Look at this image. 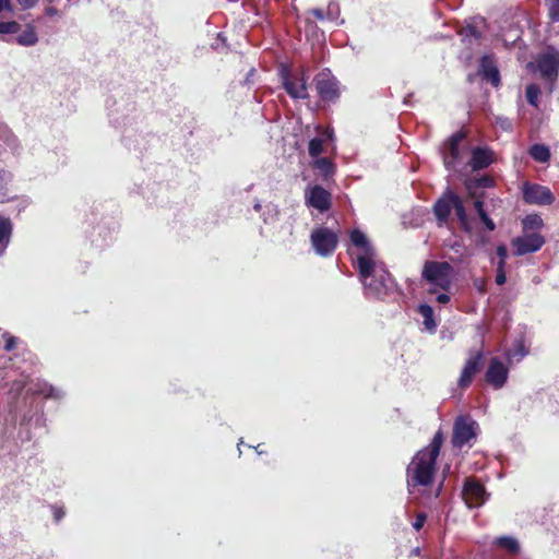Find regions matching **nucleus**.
<instances>
[{
	"label": "nucleus",
	"instance_id": "obj_36",
	"mask_svg": "<svg viewBox=\"0 0 559 559\" xmlns=\"http://www.w3.org/2000/svg\"><path fill=\"white\" fill-rule=\"evenodd\" d=\"M427 521V514L425 512H419L416 514V519L413 523V527L418 532L420 531Z\"/></svg>",
	"mask_w": 559,
	"mask_h": 559
},
{
	"label": "nucleus",
	"instance_id": "obj_23",
	"mask_svg": "<svg viewBox=\"0 0 559 559\" xmlns=\"http://www.w3.org/2000/svg\"><path fill=\"white\" fill-rule=\"evenodd\" d=\"M495 545L501 549L507 550L511 555H518L520 552L519 542L511 536H500L495 539Z\"/></svg>",
	"mask_w": 559,
	"mask_h": 559
},
{
	"label": "nucleus",
	"instance_id": "obj_29",
	"mask_svg": "<svg viewBox=\"0 0 559 559\" xmlns=\"http://www.w3.org/2000/svg\"><path fill=\"white\" fill-rule=\"evenodd\" d=\"M540 95V88L536 84H530L525 88V97L530 105L537 107L538 98Z\"/></svg>",
	"mask_w": 559,
	"mask_h": 559
},
{
	"label": "nucleus",
	"instance_id": "obj_33",
	"mask_svg": "<svg viewBox=\"0 0 559 559\" xmlns=\"http://www.w3.org/2000/svg\"><path fill=\"white\" fill-rule=\"evenodd\" d=\"M548 17L551 22H559V0H547Z\"/></svg>",
	"mask_w": 559,
	"mask_h": 559
},
{
	"label": "nucleus",
	"instance_id": "obj_40",
	"mask_svg": "<svg viewBox=\"0 0 559 559\" xmlns=\"http://www.w3.org/2000/svg\"><path fill=\"white\" fill-rule=\"evenodd\" d=\"M497 255L499 257V261L498 263H504L506 264V259H507V255H508V250L506 248V246L501 245V246H498L497 248Z\"/></svg>",
	"mask_w": 559,
	"mask_h": 559
},
{
	"label": "nucleus",
	"instance_id": "obj_25",
	"mask_svg": "<svg viewBox=\"0 0 559 559\" xmlns=\"http://www.w3.org/2000/svg\"><path fill=\"white\" fill-rule=\"evenodd\" d=\"M28 391L34 395H41L46 399L58 396L57 390L47 382H37Z\"/></svg>",
	"mask_w": 559,
	"mask_h": 559
},
{
	"label": "nucleus",
	"instance_id": "obj_13",
	"mask_svg": "<svg viewBox=\"0 0 559 559\" xmlns=\"http://www.w3.org/2000/svg\"><path fill=\"white\" fill-rule=\"evenodd\" d=\"M545 243V238L538 233L525 234L512 239L511 245L516 255H525L538 251Z\"/></svg>",
	"mask_w": 559,
	"mask_h": 559
},
{
	"label": "nucleus",
	"instance_id": "obj_43",
	"mask_svg": "<svg viewBox=\"0 0 559 559\" xmlns=\"http://www.w3.org/2000/svg\"><path fill=\"white\" fill-rule=\"evenodd\" d=\"M474 207L478 214V216H480V213H486L485 209H484V201L480 200V199H477L475 202H474Z\"/></svg>",
	"mask_w": 559,
	"mask_h": 559
},
{
	"label": "nucleus",
	"instance_id": "obj_14",
	"mask_svg": "<svg viewBox=\"0 0 559 559\" xmlns=\"http://www.w3.org/2000/svg\"><path fill=\"white\" fill-rule=\"evenodd\" d=\"M509 370L497 357L490 359L485 373V381L493 389H501L508 380Z\"/></svg>",
	"mask_w": 559,
	"mask_h": 559
},
{
	"label": "nucleus",
	"instance_id": "obj_10",
	"mask_svg": "<svg viewBox=\"0 0 559 559\" xmlns=\"http://www.w3.org/2000/svg\"><path fill=\"white\" fill-rule=\"evenodd\" d=\"M282 84L287 94L294 99L309 98L307 79L304 73L294 75L288 69L281 72Z\"/></svg>",
	"mask_w": 559,
	"mask_h": 559
},
{
	"label": "nucleus",
	"instance_id": "obj_1",
	"mask_svg": "<svg viewBox=\"0 0 559 559\" xmlns=\"http://www.w3.org/2000/svg\"><path fill=\"white\" fill-rule=\"evenodd\" d=\"M350 243L357 248L355 267L365 285L366 294L376 298H385L395 284L392 274L384 267V264L377 263L376 249L360 229L355 228L349 233Z\"/></svg>",
	"mask_w": 559,
	"mask_h": 559
},
{
	"label": "nucleus",
	"instance_id": "obj_15",
	"mask_svg": "<svg viewBox=\"0 0 559 559\" xmlns=\"http://www.w3.org/2000/svg\"><path fill=\"white\" fill-rule=\"evenodd\" d=\"M306 204L323 213L330 210L332 195L326 189L316 185L306 192Z\"/></svg>",
	"mask_w": 559,
	"mask_h": 559
},
{
	"label": "nucleus",
	"instance_id": "obj_9",
	"mask_svg": "<svg viewBox=\"0 0 559 559\" xmlns=\"http://www.w3.org/2000/svg\"><path fill=\"white\" fill-rule=\"evenodd\" d=\"M522 197L526 204L550 205L556 198L551 190L538 183L525 181L522 185Z\"/></svg>",
	"mask_w": 559,
	"mask_h": 559
},
{
	"label": "nucleus",
	"instance_id": "obj_22",
	"mask_svg": "<svg viewBox=\"0 0 559 559\" xmlns=\"http://www.w3.org/2000/svg\"><path fill=\"white\" fill-rule=\"evenodd\" d=\"M462 40L468 45L479 44L483 38V33L474 25H466L459 32Z\"/></svg>",
	"mask_w": 559,
	"mask_h": 559
},
{
	"label": "nucleus",
	"instance_id": "obj_8",
	"mask_svg": "<svg viewBox=\"0 0 559 559\" xmlns=\"http://www.w3.org/2000/svg\"><path fill=\"white\" fill-rule=\"evenodd\" d=\"M477 424L468 416H459L453 424L451 443L453 448L462 449L477 437Z\"/></svg>",
	"mask_w": 559,
	"mask_h": 559
},
{
	"label": "nucleus",
	"instance_id": "obj_28",
	"mask_svg": "<svg viewBox=\"0 0 559 559\" xmlns=\"http://www.w3.org/2000/svg\"><path fill=\"white\" fill-rule=\"evenodd\" d=\"M314 168L319 169L324 176L334 174V164L328 157H320L314 160Z\"/></svg>",
	"mask_w": 559,
	"mask_h": 559
},
{
	"label": "nucleus",
	"instance_id": "obj_27",
	"mask_svg": "<svg viewBox=\"0 0 559 559\" xmlns=\"http://www.w3.org/2000/svg\"><path fill=\"white\" fill-rule=\"evenodd\" d=\"M544 226L543 218L538 214L526 215L522 219L523 231L538 230Z\"/></svg>",
	"mask_w": 559,
	"mask_h": 559
},
{
	"label": "nucleus",
	"instance_id": "obj_6",
	"mask_svg": "<svg viewBox=\"0 0 559 559\" xmlns=\"http://www.w3.org/2000/svg\"><path fill=\"white\" fill-rule=\"evenodd\" d=\"M310 241L317 254L330 257L338 245V236L328 227H318L311 231Z\"/></svg>",
	"mask_w": 559,
	"mask_h": 559
},
{
	"label": "nucleus",
	"instance_id": "obj_17",
	"mask_svg": "<svg viewBox=\"0 0 559 559\" xmlns=\"http://www.w3.org/2000/svg\"><path fill=\"white\" fill-rule=\"evenodd\" d=\"M455 193L448 189L433 204V213L440 225L445 224L452 211Z\"/></svg>",
	"mask_w": 559,
	"mask_h": 559
},
{
	"label": "nucleus",
	"instance_id": "obj_26",
	"mask_svg": "<svg viewBox=\"0 0 559 559\" xmlns=\"http://www.w3.org/2000/svg\"><path fill=\"white\" fill-rule=\"evenodd\" d=\"M418 312L424 318V325L428 331H435L437 328V323L435 321V311L433 308L429 305H420L418 307Z\"/></svg>",
	"mask_w": 559,
	"mask_h": 559
},
{
	"label": "nucleus",
	"instance_id": "obj_7",
	"mask_svg": "<svg viewBox=\"0 0 559 559\" xmlns=\"http://www.w3.org/2000/svg\"><path fill=\"white\" fill-rule=\"evenodd\" d=\"M485 367V354L483 348L469 350L468 358L466 359L460 378L457 380V386L461 390H466L473 383L474 377L481 372Z\"/></svg>",
	"mask_w": 559,
	"mask_h": 559
},
{
	"label": "nucleus",
	"instance_id": "obj_31",
	"mask_svg": "<svg viewBox=\"0 0 559 559\" xmlns=\"http://www.w3.org/2000/svg\"><path fill=\"white\" fill-rule=\"evenodd\" d=\"M495 185V180L489 175H481L480 177L474 178L468 185L469 188H491Z\"/></svg>",
	"mask_w": 559,
	"mask_h": 559
},
{
	"label": "nucleus",
	"instance_id": "obj_34",
	"mask_svg": "<svg viewBox=\"0 0 559 559\" xmlns=\"http://www.w3.org/2000/svg\"><path fill=\"white\" fill-rule=\"evenodd\" d=\"M11 179V175L5 170H0V197H9L8 183Z\"/></svg>",
	"mask_w": 559,
	"mask_h": 559
},
{
	"label": "nucleus",
	"instance_id": "obj_3",
	"mask_svg": "<svg viewBox=\"0 0 559 559\" xmlns=\"http://www.w3.org/2000/svg\"><path fill=\"white\" fill-rule=\"evenodd\" d=\"M453 267L447 261H426L421 271V277L436 287L448 292L452 284Z\"/></svg>",
	"mask_w": 559,
	"mask_h": 559
},
{
	"label": "nucleus",
	"instance_id": "obj_4",
	"mask_svg": "<svg viewBox=\"0 0 559 559\" xmlns=\"http://www.w3.org/2000/svg\"><path fill=\"white\" fill-rule=\"evenodd\" d=\"M314 87L321 102L335 104L342 95L341 82L330 70L319 72L314 79Z\"/></svg>",
	"mask_w": 559,
	"mask_h": 559
},
{
	"label": "nucleus",
	"instance_id": "obj_42",
	"mask_svg": "<svg viewBox=\"0 0 559 559\" xmlns=\"http://www.w3.org/2000/svg\"><path fill=\"white\" fill-rule=\"evenodd\" d=\"M38 0H17L19 4L24 9L33 8Z\"/></svg>",
	"mask_w": 559,
	"mask_h": 559
},
{
	"label": "nucleus",
	"instance_id": "obj_37",
	"mask_svg": "<svg viewBox=\"0 0 559 559\" xmlns=\"http://www.w3.org/2000/svg\"><path fill=\"white\" fill-rule=\"evenodd\" d=\"M480 221L483 222V224L485 225V227L489 230V231H493L496 229V224L493 223V221L488 216L487 213H480V216H479Z\"/></svg>",
	"mask_w": 559,
	"mask_h": 559
},
{
	"label": "nucleus",
	"instance_id": "obj_41",
	"mask_svg": "<svg viewBox=\"0 0 559 559\" xmlns=\"http://www.w3.org/2000/svg\"><path fill=\"white\" fill-rule=\"evenodd\" d=\"M4 11L13 12V4L11 0H0V14Z\"/></svg>",
	"mask_w": 559,
	"mask_h": 559
},
{
	"label": "nucleus",
	"instance_id": "obj_19",
	"mask_svg": "<svg viewBox=\"0 0 559 559\" xmlns=\"http://www.w3.org/2000/svg\"><path fill=\"white\" fill-rule=\"evenodd\" d=\"M12 233V221L9 217L0 215V253H3L9 246Z\"/></svg>",
	"mask_w": 559,
	"mask_h": 559
},
{
	"label": "nucleus",
	"instance_id": "obj_5",
	"mask_svg": "<svg viewBox=\"0 0 559 559\" xmlns=\"http://www.w3.org/2000/svg\"><path fill=\"white\" fill-rule=\"evenodd\" d=\"M535 64L545 81L556 82L559 76V50L554 46H547L542 53L537 55Z\"/></svg>",
	"mask_w": 559,
	"mask_h": 559
},
{
	"label": "nucleus",
	"instance_id": "obj_47",
	"mask_svg": "<svg viewBox=\"0 0 559 559\" xmlns=\"http://www.w3.org/2000/svg\"><path fill=\"white\" fill-rule=\"evenodd\" d=\"M56 12H57V10L55 8H52V7H49V8L46 9V13L48 15H53Z\"/></svg>",
	"mask_w": 559,
	"mask_h": 559
},
{
	"label": "nucleus",
	"instance_id": "obj_45",
	"mask_svg": "<svg viewBox=\"0 0 559 559\" xmlns=\"http://www.w3.org/2000/svg\"><path fill=\"white\" fill-rule=\"evenodd\" d=\"M437 301L440 304H448L450 301V296L448 294L441 293L437 296Z\"/></svg>",
	"mask_w": 559,
	"mask_h": 559
},
{
	"label": "nucleus",
	"instance_id": "obj_16",
	"mask_svg": "<svg viewBox=\"0 0 559 559\" xmlns=\"http://www.w3.org/2000/svg\"><path fill=\"white\" fill-rule=\"evenodd\" d=\"M478 75L493 87H499L501 84L499 69L493 58L489 55H485L479 59Z\"/></svg>",
	"mask_w": 559,
	"mask_h": 559
},
{
	"label": "nucleus",
	"instance_id": "obj_44",
	"mask_svg": "<svg viewBox=\"0 0 559 559\" xmlns=\"http://www.w3.org/2000/svg\"><path fill=\"white\" fill-rule=\"evenodd\" d=\"M66 512L62 508H55L53 509V518L56 520V522H59L63 516H64Z\"/></svg>",
	"mask_w": 559,
	"mask_h": 559
},
{
	"label": "nucleus",
	"instance_id": "obj_11",
	"mask_svg": "<svg viewBox=\"0 0 559 559\" xmlns=\"http://www.w3.org/2000/svg\"><path fill=\"white\" fill-rule=\"evenodd\" d=\"M485 486L474 477H467L464 481L462 497L468 508H478L486 500Z\"/></svg>",
	"mask_w": 559,
	"mask_h": 559
},
{
	"label": "nucleus",
	"instance_id": "obj_18",
	"mask_svg": "<svg viewBox=\"0 0 559 559\" xmlns=\"http://www.w3.org/2000/svg\"><path fill=\"white\" fill-rule=\"evenodd\" d=\"M469 165L473 170H481L490 166L493 160V152L487 147L476 146L472 150Z\"/></svg>",
	"mask_w": 559,
	"mask_h": 559
},
{
	"label": "nucleus",
	"instance_id": "obj_46",
	"mask_svg": "<svg viewBox=\"0 0 559 559\" xmlns=\"http://www.w3.org/2000/svg\"><path fill=\"white\" fill-rule=\"evenodd\" d=\"M311 12H312V14H313L317 19H320V20H322V19H323V12H322V10H320V9H313Z\"/></svg>",
	"mask_w": 559,
	"mask_h": 559
},
{
	"label": "nucleus",
	"instance_id": "obj_39",
	"mask_svg": "<svg viewBox=\"0 0 559 559\" xmlns=\"http://www.w3.org/2000/svg\"><path fill=\"white\" fill-rule=\"evenodd\" d=\"M474 285L479 294H485L487 292V282L484 278H477L474 281Z\"/></svg>",
	"mask_w": 559,
	"mask_h": 559
},
{
	"label": "nucleus",
	"instance_id": "obj_12",
	"mask_svg": "<svg viewBox=\"0 0 559 559\" xmlns=\"http://www.w3.org/2000/svg\"><path fill=\"white\" fill-rule=\"evenodd\" d=\"M467 138V131L461 129L444 142L443 163L447 169H452L460 160V144Z\"/></svg>",
	"mask_w": 559,
	"mask_h": 559
},
{
	"label": "nucleus",
	"instance_id": "obj_24",
	"mask_svg": "<svg viewBox=\"0 0 559 559\" xmlns=\"http://www.w3.org/2000/svg\"><path fill=\"white\" fill-rule=\"evenodd\" d=\"M528 154L538 163H547L551 157L549 147L544 144L532 145L528 150Z\"/></svg>",
	"mask_w": 559,
	"mask_h": 559
},
{
	"label": "nucleus",
	"instance_id": "obj_2",
	"mask_svg": "<svg viewBox=\"0 0 559 559\" xmlns=\"http://www.w3.org/2000/svg\"><path fill=\"white\" fill-rule=\"evenodd\" d=\"M444 442V435L438 430L431 442L417 451L406 467L407 488L412 491L417 487L432 485L437 473V459Z\"/></svg>",
	"mask_w": 559,
	"mask_h": 559
},
{
	"label": "nucleus",
	"instance_id": "obj_20",
	"mask_svg": "<svg viewBox=\"0 0 559 559\" xmlns=\"http://www.w3.org/2000/svg\"><path fill=\"white\" fill-rule=\"evenodd\" d=\"M453 200H454V202H452V205H453L452 210H454L461 227L465 231H469L471 230L469 218L466 213V210H465L462 199L455 193V197Z\"/></svg>",
	"mask_w": 559,
	"mask_h": 559
},
{
	"label": "nucleus",
	"instance_id": "obj_30",
	"mask_svg": "<svg viewBox=\"0 0 559 559\" xmlns=\"http://www.w3.org/2000/svg\"><path fill=\"white\" fill-rule=\"evenodd\" d=\"M323 140L321 138H313L308 145L309 155L318 158L323 153Z\"/></svg>",
	"mask_w": 559,
	"mask_h": 559
},
{
	"label": "nucleus",
	"instance_id": "obj_38",
	"mask_svg": "<svg viewBox=\"0 0 559 559\" xmlns=\"http://www.w3.org/2000/svg\"><path fill=\"white\" fill-rule=\"evenodd\" d=\"M4 336H5L4 349L7 352L13 350L16 347L17 338L12 335H4Z\"/></svg>",
	"mask_w": 559,
	"mask_h": 559
},
{
	"label": "nucleus",
	"instance_id": "obj_35",
	"mask_svg": "<svg viewBox=\"0 0 559 559\" xmlns=\"http://www.w3.org/2000/svg\"><path fill=\"white\" fill-rule=\"evenodd\" d=\"M507 282V275L504 271V263L497 264V274H496V283L498 285H503Z\"/></svg>",
	"mask_w": 559,
	"mask_h": 559
},
{
	"label": "nucleus",
	"instance_id": "obj_21",
	"mask_svg": "<svg viewBox=\"0 0 559 559\" xmlns=\"http://www.w3.org/2000/svg\"><path fill=\"white\" fill-rule=\"evenodd\" d=\"M16 44L21 46H34L38 41V36L33 25H26V27L16 36Z\"/></svg>",
	"mask_w": 559,
	"mask_h": 559
},
{
	"label": "nucleus",
	"instance_id": "obj_32",
	"mask_svg": "<svg viewBox=\"0 0 559 559\" xmlns=\"http://www.w3.org/2000/svg\"><path fill=\"white\" fill-rule=\"evenodd\" d=\"M21 31V24L16 21L0 22V35L16 34Z\"/></svg>",
	"mask_w": 559,
	"mask_h": 559
}]
</instances>
